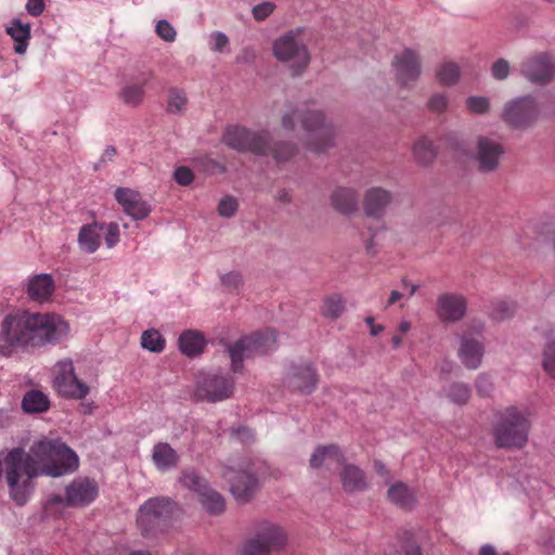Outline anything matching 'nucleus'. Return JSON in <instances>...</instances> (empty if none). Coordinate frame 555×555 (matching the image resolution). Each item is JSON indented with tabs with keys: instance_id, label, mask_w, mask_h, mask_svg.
Returning a JSON list of instances; mask_svg holds the SVG:
<instances>
[{
	"instance_id": "bb28decb",
	"label": "nucleus",
	"mask_w": 555,
	"mask_h": 555,
	"mask_svg": "<svg viewBox=\"0 0 555 555\" xmlns=\"http://www.w3.org/2000/svg\"><path fill=\"white\" fill-rule=\"evenodd\" d=\"M331 203L335 210L349 215L358 209L359 196L351 188H337L331 195Z\"/></svg>"
},
{
	"instance_id": "473e14b6",
	"label": "nucleus",
	"mask_w": 555,
	"mask_h": 555,
	"mask_svg": "<svg viewBox=\"0 0 555 555\" xmlns=\"http://www.w3.org/2000/svg\"><path fill=\"white\" fill-rule=\"evenodd\" d=\"M49 406L48 396L36 389L27 391L22 400V408L27 413H41L47 411Z\"/></svg>"
},
{
	"instance_id": "a878e982",
	"label": "nucleus",
	"mask_w": 555,
	"mask_h": 555,
	"mask_svg": "<svg viewBox=\"0 0 555 555\" xmlns=\"http://www.w3.org/2000/svg\"><path fill=\"white\" fill-rule=\"evenodd\" d=\"M340 480L345 492L356 493L369 488L364 472L356 465L348 464L340 473Z\"/></svg>"
},
{
	"instance_id": "20e7f679",
	"label": "nucleus",
	"mask_w": 555,
	"mask_h": 555,
	"mask_svg": "<svg viewBox=\"0 0 555 555\" xmlns=\"http://www.w3.org/2000/svg\"><path fill=\"white\" fill-rule=\"evenodd\" d=\"M222 141L225 145L238 152L249 151L258 155L272 154L278 163L287 160L296 152V146L288 142L272 146L269 142L268 131H251L237 126L228 128Z\"/></svg>"
},
{
	"instance_id": "a18cd8bd",
	"label": "nucleus",
	"mask_w": 555,
	"mask_h": 555,
	"mask_svg": "<svg viewBox=\"0 0 555 555\" xmlns=\"http://www.w3.org/2000/svg\"><path fill=\"white\" fill-rule=\"evenodd\" d=\"M515 312V304L512 301L500 300L495 302L491 315L495 320H505L511 318Z\"/></svg>"
},
{
	"instance_id": "69168bd1",
	"label": "nucleus",
	"mask_w": 555,
	"mask_h": 555,
	"mask_svg": "<svg viewBox=\"0 0 555 555\" xmlns=\"http://www.w3.org/2000/svg\"><path fill=\"white\" fill-rule=\"evenodd\" d=\"M402 293L399 291H392L388 300V306L393 305L396 301L402 298Z\"/></svg>"
},
{
	"instance_id": "2f4dec72",
	"label": "nucleus",
	"mask_w": 555,
	"mask_h": 555,
	"mask_svg": "<svg viewBox=\"0 0 555 555\" xmlns=\"http://www.w3.org/2000/svg\"><path fill=\"white\" fill-rule=\"evenodd\" d=\"M388 499L402 508H412L416 498L414 491L403 482H396L388 489Z\"/></svg>"
},
{
	"instance_id": "c9c22d12",
	"label": "nucleus",
	"mask_w": 555,
	"mask_h": 555,
	"mask_svg": "<svg viewBox=\"0 0 555 555\" xmlns=\"http://www.w3.org/2000/svg\"><path fill=\"white\" fill-rule=\"evenodd\" d=\"M542 366L545 373L555 379V330L546 337Z\"/></svg>"
},
{
	"instance_id": "9b49d317",
	"label": "nucleus",
	"mask_w": 555,
	"mask_h": 555,
	"mask_svg": "<svg viewBox=\"0 0 555 555\" xmlns=\"http://www.w3.org/2000/svg\"><path fill=\"white\" fill-rule=\"evenodd\" d=\"M259 468L248 462H240L237 465L227 466L222 477L230 486V491L236 501L245 503L249 501L259 487Z\"/></svg>"
},
{
	"instance_id": "9d476101",
	"label": "nucleus",
	"mask_w": 555,
	"mask_h": 555,
	"mask_svg": "<svg viewBox=\"0 0 555 555\" xmlns=\"http://www.w3.org/2000/svg\"><path fill=\"white\" fill-rule=\"evenodd\" d=\"M301 30H291L278 38L273 43V54L280 62L288 63L293 75H300L310 62V54L304 40Z\"/></svg>"
},
{
	"instance_id": "4c0bfd02",
	"label": "nucleus",
	"mask_w": 555,
	"mask_h": 555,
	"mask_svg": "<svg viewBox=\"0 0 555 555\" xmlns=\"http://www.w3.org/2000/svg\"><path fill=\"white\" fill-rule=\"evenodd\" d=\"M460 66L454 62L443 63L437 70V78L446 86L455 85L460 79Z\"/></svg>"
},
{
	"instance_id": "6e6d98bb",
	"label": "nucleus",
	"mask_w": 555,
	"mask_h": 555,
	"mask_svg": "<svg viewBox=\"0 0 555 555\" xmlns=\"http://www.w3.org/2000/svg\"><path fill=\"white\" fill-rule=\"evenodd\" d=\"M231 436L242 443L251 442L255 438L254 431L248 427H238L236 429H232Z\"/></svg>"
},
{
	"instance_id": "c03bdc74",
	"label": "nucleus",
	"mask_w": 555,
	"mask_h": 555,
	"mask_svg": "<svg viewBox=\"0 0 555 555\" xmlns=\"http://www.w3.org/2000/svg\"><path fill=\"white\" fill-rule=\"evenodd\" d=\"M229 38L224 33L218 30L210 33L208 46L211 51L219 53L229 52Z\"/></svg>"
},
{
	"instance_id": "603ef678",
	"label": "nucleus",
	"mask_w": 555,
	"mask_h": 555,
	"mask_svg": "<svg viewBox=\"0 0 555 555\" xmlns=\"http://www.w3.org/2000/svg\"><path fill=\"white\" fill-rule=\"evenodd\" d=\"M173 178L179 185L186 186L193 182L194 175L190 168L181 166L175 170Z\"/></svg>"
},
{
	"instance_id": "1a4fd4ad",
	"label": "nucleus",
	"mask_w": 555,
	"mask_h": 555,
	"mask_svg": "<svg viewBox=\"0 0 555 555\" xmlns=\"http://www.w3.org/2000/svg\"><path fill=\"white\" fill-rule=\"evenodd\" d=\"M177 505L168 498H152L139 508L137 522L144 537L163 532L172 517Z\"/></svg>"
},
{
	"instance_id": "aec40b11",
	"label": "nucleus",
	"mask_w": 555,
	"mask_h": 555,
	"mask_svg": "<svg viewBox=\"0 0 555 555\" xmlns=\"http://www.w3.org/2000/svg\"><path fill=\"white\" fill-rule=\"evenodd\" d=\"M521 75L538 85L548 82L555 76V64L545 53L527 57L520 65Z\"/></svg>"
},
{
	"instance_id": "052dcab7",
	"label": "nucleus",
	"mask_w": 555,
	"mask_h": 555,
	"mask_svg": "<svg viewBox=\"0 0 555 555\" xmlns=\"http://www.w3.org/2000/svg\"><path fill=\"white\" fill-rule=\"evenodd\" d=\"M275 198L279 202L286 204L292 201V194L288 190L282 189L278 191Z\"/></svg>"
},
{
	"instance_id": "f03ea898",
	"label": "nucleus",
	"mask_w": 555,
	"mask_h": 555,
	"mask_svg": "<svg viewBox=\"0 0 555 555\" xmlns=\"http://www.w3.org/2000/svg\"><path fill=\"white\" fill-rule=\"evenodd\" d=\"M68 330V324L53 313L18 311L8 314L1 323L0 352L9 356L20 348L56 344Z\"/></svg>"
},
{
	"instance_id": "5701e85b",
	"label": "nucleus",
	"mask_w": 555,
	"mask_h": 555,
	"mask_svg": "<svg viewBox=\"0 0 555 555\" xmlns=\"http://www.w3.org/2000/svg\"><path fill=\"white\" fill-rule=\"evenodd\" d=\"M392 196L390 192L382 188H372L364 196V210L369 217L379 218L386 207L390 204Z\"/></svg>"
},
{
	"instance_id": "ea45409f",
	"label": "nucleus",
	"mask_w": 555,
	"mask_h": 555,
	"mask_svg": "<svg viewBox=\"0 0 555 555\" xmlns=\"http://www.w3.org/2000/svg\"><path fill=\"white\" fill-rule=\"evenodd\" d=\"M141 346L152 352H160L165 348V339L158 331L147 330L141 335Z\"/></svg>"
},
{
	"instance_id": "ddd939ff",
	"label": "nucleus",
	"mask_w": 555,
	"mask_h": 555,
	"mask_svg": "<svg viewBox=\"0 0 555 555\" xmlns=\"http://www.w3.org/2000/svg\"><path fill=\"white\" fill-rule=\"evenodd\" d=\"M540 114V105L532 95L515 98L504 104L502 119L514 129H528L537 120Z\"/></svg>"
},
{
	"instance_id": "c756f323",
	"label": "nucleus",
	"mask_w": 555,
	"mask_h": 555,
	"mask_svg": "<svg viewBox=\"0 0 555 555\" xmlns=\"http://www.w3.org/2000/svg\"><path fill=\"white\" fill-rule=\"evenodd\" d=\"M180 351L189 358L196 357L204 351L206 339L202 333L188 330L181 333L178 340Z\"/></svg>"
},
{
	"instance_id": "e433bc0d",
	"label": "nucleus",
	"mask_w": 555,
	"mask_h": 555,
	"mask_svg": "<svg viewBox=\"0 0 555 555\" xmlns=\"http://www.w3.org/2000/svg\"><path fill=\"white\" fill-rule=\"evenodd\" d=\"M413 153L417 162L422 164H428L436 157L434 144L427 138H421L415 142Z\"/></svg>"
},
{
	"instance_id": "f257e3e1",
	"label": "nucleus",
	"mask_w": 555,
	"mask_h": 555,
	"mask_svg": "<svg viewBox=\"0 0 555 555\" xmlns=\"http://www.w3.org/2000/svg\"><path fill=\"white\" fill-rule=\"evenodd\" d=\"M11 499L20 506L27 503L34 490L33 479L39 475L62 477L79 466L77 453L60 438H43L30 447L26 454L14 448L3 460Z\"/></svg>"
},
{
	"instance_id": "bf43d9fd",
	"label": "nucleus",
	"mask_w": 555,
	"mask_h": 555,
	"mask_svg": "<svg viewBox=\"0 0 555 555\" xmlns=\"http://www.w3.org/2000/svg\"><path fill=\"white\" fill-rule=\"evenodd\" d=\"M115 156H116V149L114 146H107L104 150V152H103V154H102V156H101L99 162L101 164L102 163H106V162H111V160L114 159Z\"/></svg>"
},
{
	"instance_id": "423d86ee",
	"label": "nucleus",
	"mask_w": 555,
	"mask_h": 555,
	"mask_svg": "<svg viewBox=\"0 0 555 555\" xmlns=\"http://www.w3.org/2000/svg\"><path fill=\"white\" fill-rule=\"evenodd\" d=\"M286 533L278 524L261 520L254 525L240 555H272L285 546ZM282 555H292L288 553Z\"/></svg>"
},
{
	"instance_id": "4468645a",
	"label": "nucleus",
	"mask_w": 555,
	"mask_h": 555,
	"mask_svg": "<svg viewBox=\"0 0 555 555\" xmlns=\"http://www.w3.org/2000/svg\"><path fill=\"white\" fill-rule=\"evenodd\" d=\"M233 390L234 380L230 375L217 372H203L197 377L195 395L199 400L217 402L230 398Z\"/></svg>"
},
{
	"instance_id": "e2e57ef3",
	"label": "nucleus",
	"mask_w": 555,
	"mask_h": 555,
	"mask_svg": "<svg viewBox=\"0 0 555 555\" xmlns=\"http://www.w3.org/2000/svg\"><path fill=\"white\" fill-rule=\"evenodd\" d=\"M402 286L404 289H408L409 296H413L418 288V285L410 284L406 280L402 281Z\"/></svg>"
},
{
	"instance_id": "338daca9",
	"label": "nucleus",
	"mask_w": 555,
	"mask_h": 555,
	"mask_svg": "<svg viewBox=\"0 0 555 555\" xmlns=\"http://www.w3.org/2000/svg\"><path fill=\"white\" fill-rule=\"evenodd\" d=\"M375 237H376V234H373L372 237L370 238V241H367L365 244L366 251L370 254L374 253V238Z\"/></svg>"
},
{
	"instance_id": "7ed1b4c3",
	"label": "nucleus",
	"mask_w": 555,
	"mask_h": 555,
	"mask_svg": "<svg viewBox=\"0 0 555 555\" xmlns=\"http://www.w3.org/2000/svg\"><path fill=\"white\" fill-rule=\"evenodd\" d=\"M296 120L301 122L306 131V143L309 149L321 152L333 144L335 130L321 111L310 108L306 103L289 106L282 117V126L285 130H294Z\"/></svg>"
},
{
	"instance_id": "0eeeda50",
	"label": "nucleus",
	"mask_w": 555,
	"mask_h": 555,
	"mask_svg": "<svg viewBox=\"0 0 555 555\" xmlns=\"http://www.w3.org/2000/svg\"><path fill=\"white\" fill-rule=\"evenodd\" d=\"M99 494V488L90 478H75L65 488V496L51 495L43 507L46 517L55 516L63 507H83L91 504Z\"/></svg>"
},
{
	"instance_id": "0e129e2a",
	"label": "nucleus",
	"mask_w": 555,
	"mask_h": 555,
	"mask_svg": "<svg viewBox=\"0 0 555 555\" xmlns=\"http://www.w3.org/2000/svg\"><path fill=\"white\" fill-rule=\"evenodd\" d=\"M374 468H375L376 473L380 476L388 474L386 466L380 461L374 462Z\"/></svg>"
},
{
	"instance_id": "39448f33",
	"label": "nucleus",
	"mask_w": 555,
	"mask_h": 555,
	"mask_svg": "<svg viewBox=\"0 0 555 555\" xmlns=\"http://www.w3.org/2000/svg\"><path fill=\"white\" fill-rule=\"evenodd\" d=\"M530 430L528 410H519L511 405L501 411L493 426V437L499 448H522Z\"/></svg>"
},
{
	"instance_id": "3c124183",
	"label": "nucleus",
	"mask_w": 555,
	"mask_h": 555,
	"mask_svg": "<svg viewBox=\"0 0 555 555\" xmlns=\"http://www.w3.org/2000/svg\"><path fill=\"white\" fill-rule=\"evenodd\" d=\"M275 4L270 1L261 2L253 8V15L257 21L266 20L270 14L273 13Z\"/></svg>"
},
{
	"instance_id": "393cba45",
	"label": "nucleus",
	"mask_w": 555,
	"mask_h": 555,
	"mask_svg": "<svg viewBox=\"0 0 555 555\" xmlns=\"http://www.w3.org/2000/svg\"><path fill=\"white\" fill-rule=\"evenodd\" d=\"M180 456L167 442H158L152 451V461L160 472H169L178 466Z\"/></svg>"
},
{
	"instance_id": "b1692460",
	"label": "nucleus",
	"mask_w": 555,
	"mask_h": 555,
	"mask_svg": "<svg viewBox=\"0 0 555 555\" xmlns=\"http://www.w3.org/2000/svg\"><path fill=\"white\" fill-rule=\"evenodd\" d=\"M5 33L14 40L13 50L16 54H25L31 38V26L20 18H13L5 27Z\"/></svg>"
},
{
	"instance_id": "a19ab883",
	"label": "nucleus",
	"mask_w": 555,
	"mask_h": 555,
	"mask_svg": "<svg viewBox=\"0 0 555 555\" xmlns=\"http://www.w3.org/2000/svg\"><path fill=\"white\" fill-rule=\"evenodd\" d=\"M186 105V96L182 90L172 88L169 90L167 109L171 114L181 113Z\"/></svg>"
},
{
	"instance_id": "7c9ffc66",
	"label": "nucleus",
	"mask_w": 555,
	"mask_h": 555,
	"mask_svg": "<svg viewBox=\"0 0 555 555\" xmlns=\"http://www.w3.org/2000/svg\"><path fill=\"white\" fill-rule=\"evenodd\" d=\"M79 248L88 254H93L101 245V228L100 223L94 222L85 224L80 228L78 233Z\"/></svg>"
},
{
	"instance_id": "72a5a7b5",
	"label": "nucleus",
	"mask_w": 555,
	"mask_h": 555,
	"mask_svg": "<svg viewBox=\"0 0 555 555\" xmlns=\"http://www.w3.org/2000/svg\"><path fill=\"white\" fill-rule=\"evenodd\" d=\"M149 78L143 77L140 82L127 83L120 91V99L129 106H138L144 96V85Z\"/></svg>"
},
{
	"instance_id": "37998d69",
	"label": "nucleus",
	"mask_w": 555,
	"mask_h": 555,
	"mask_svg": "<svg viewBox=\"0 0 555 555\" xmlns=\"http://www.w3.org/2000/svg\"><path fill=\"white\" fill-rule=\"evenodd\" d=\"M101 235L104 234L105 244L108 248H113L119 242V225L115 222L100 223Z\"/></svg>"
},
{
	"instance_id": "4d7b16f0",
	"label": "nucleus",
	"mask_w": 555,
	"mask_h": 555,
	"mask_svg": "<svg viewBox=\"0 0 555 555\" xmlns=\"http://www.w3.org/2000/svg\"><path fill=\"white\" fill-rule=\"evenodd\" d=\"M44 9L46 3L43 0H27L25 4L26 12L34 17L40 16Z\"/></svg>"
},
{
	"instance_id": "6ab92c4d",
	"label": "nucleus",
	"mask_w": 555,
	"mask_h": 555,
	"mask_svg": "<svg viewBox=\"0 0 555 555\" xmlns=\"http://www.w3.org/2000/svg\"><path fill=\"white\" fill-rule=\"evenodd\" d=\"M392 67L400 87L410 89L422 74L421 56L413 49H404L395 56Z\"/></svg>"
},
{
	"instance_id": "6e6552de",
	"label": "nucleus",
	"mask_w": 555,
	"mask_h": 555,
	"mask_svg": "<svg viewBox=\"0 0 555 555\" xmlns=\"http://www.w3.org/2000/svg\"><path fill=\"white\" fill-rule=\"evenodd\" d=\"M275 344L276 334L270 328L245 336L234 344H224L225 351L231 359L232 371L235 373L240 372L243 369V361L245 359L273 351Z\"/></svg>"
},
{
	"instance_id": "f3484780",
	"label": "nucleus",
	"mask_w": 555,
	"mask_h": 555,
	"mask_svg": "<svg viewBox=\"0 0 555 555\" xmlns=\"http://www.w3.org/2000/svg\"><path fill=\"white\" fill-rule=\"evenodd\" d=\"M505 154L504 145L494 138L479 135L476 140L474 160L482 173L495 171Z\"/></svg>"
},
{
	"instance_id": "dca6fc26",
	"label": "nucleus",
	"mask_w": 555,
	"mask_h": 555,
	"mask_svg": "<svg viewBox=\"0 0 555 555\" xmlns=\"http://www.w3.org/2000/svg\"><path fill=\"white\" fill-rule=\"evenodd\" d=\"M483 328V323L476 321L470 325V331H465L460 335L457 357L468 370H477L481 365L485 356V345L474 337L473 334L480 335Z\"/></svg>"
},
{
	"instance_id": "2eb2a0df",
	"label": "nucleus",
	"mask_w": 555,
	"mask_h": 555,
	"mask_svg": "<svg viewBox=\"0 0 555 555\" xmlns=\"http://www.w3.org/2000/svg\"><path fill=\"white\" fill-rule=\"evenodd\" d=\"M53 387L65 398L83 399L89 393V386L79 379L70 359L59 361L53 369Z\"/></svg>"
},
{
	"instance_id": "680f3d73",
	"label": "nucleus",
	"mask_w": 555,
	"mask_h": 555,
	"mask_svg": "<svg viewBox=\"0 0 555 555\" xmlns=\"http://www.w3.org/2000/svg\"><path fill=\"white\" fill-rule=\"evenodd\" d=\"M480 555H495V548L491 544H485L480 547Z\"/></svg>"
},
{
	"instance_id": "a211bd4d",
	"label": "nucleus",
	"mask_w": 555,
	"mask_h": 555,
	"mask_svg": "<svg viewBox=\"0 0 555 555\" xmlns=\"http://www.w3.org/2000/svg\"><path fill=\"white\" fill-rule=\"evenodd\" d=\"M319 376L310 362L292 363L284 376V386L293 392L311 393L315 390Z\"/></svg>"
},
{
	"instance_id": "de8ad7c7",
	"label": "nucleus",
	"mask_w": 555,
	"mask_h": 555,
	"mask_svg": "<svg viewBox=\"0 0 555 555\" xmlns=\"http://www.w3.org/2000/svg\"><path fill=\"white\" fill-rule=\"evenodd\" d=\"M155 31L156 34L165 41L167 42H172L175 41L176 39V36H177V33L175 30V28L172 27V25L166 21V20H160L157 22L156 24V27H155Z\"/></svg>"
},
{
	"instance_id": "864d4df0",
	"label": "nucleus",
	"mask_w": 555,
	"mask_h": 555,
	"mask_svg": "<svg viewBox=\"0 0 555 555\" xmlns=\"http://www.w3.org/2000/svg\"><path fill=\"white\" fill-rule=\"evenodd\" d=\"M221 283L229 289H237L243 282L242 275L237 271H231L220 276Z\"/></svg>"
},
{
	"instance_id": "f8f14e48",
	"label": "nucleus",
	"mask_w": 555,
	"mask_h": 555,
	"mask_svg": "<svg viewBox=\"0 0 555 555\" xmlns=\"http://www.w3.org/2000/svg\"><path fill=\"white\" fill-rule=\"evenodd\" d=\"M180 483L193 491L202 504L203 508L210 515H219L225 508L224 498L215 489L209 487L206 479L201 477L193 468H185L182 470Z\"/></svg>"
},
{
	"instance_id": "13d9d810",
	"label": "nucleus",
	"mask_w": 555,
	"mask_h": 555,
	"mask_svg": "<svg viewBox=\"0 0 555 555\" xmlns=\"http://www.w3.org/2000/svg\"><path fill=\"white\" fill-rule=\"evenodd\" d=\"M402 555H422L421 547L412 542H406L401 546Z\"/></svg>"
},
{
	"instance_id": "58836bf2",
	"label": "nucleus",
	"mask_w": 555,
	"mask_h": 555,
	"mask_svg": "<svg viewBox=\"0 0 555 555\" xmlns=\"http://www.w3.org/2000/svg\"><path fill=\"white\" fill-rule=\"evenodd\" d=\"M345 309L344 300L340 295L332 294L324 299L321 311L322 314L330 319H337Z\"/></svg>"
},
{
	"instance_id": "09e8293b",
	"label": "nucleus",
	"mask_w": 555,
	"mask_h": 555,
	"mask_svg": "<svg viewBox=\"0 0 555 555\" xmlns=\"http://www.w3.org/2000/svg\"><path fill=\"white\" fill-rule=\"evenodd\" d=\"M449 105V98L446 93H435L433 94L427 103V107L429 111L434 113H441L447 109Z\"/></svg>"
},
{
	"instance_id": "8fccbe9b",
	"label": "nucleus",
	"mask_w": 555,
	"mask_h": 555,
	"mask_svg": "<svg viewBox=\"0 0 555 555\" xmlns=\"http://www.w3.org/2000/svg\"><path fill=\"white\" fill-rule=\"evenodd\" d=\"M511 66L505 59H499L491 66V75L496 80H504L508 77Z\"/></svg>"
},
{
	"instance_id": "c85d7f7f",
	"label": "nucleus",
	"mask_w": 555,
	"mask_h": 555,
	"mask_svg": "<svg viewBox=\"0 0 555 555\" xmlns=\"http://www.w3.org/2000/svg\"><path fill=\"white\" fill-rule=\"evenodd\" d=\"M54 291V281L50 274L35 275L28 283L27 294L35 301L48 300Z\"/></svg>"
},
{
	"instance_id": "f704fd0d",
	"label": "nucleus",
	"mask_w": 555,
	"mask_h": 555,
	"mask_svg": "<svg viewBox=\"0 0 555 555\" xmlns=\"http://www.w3.org/2000/svg\"><path fill=\"white\" fill-rule=\"evenodd\" d=\"M444 392L447 398L459 405L467 403L470 398L472 389L470 387L461 382H455L444 388Z\"/></svg>"
},
{
	"instance_id": "49530a36",
	"label": "nucleus",
	"mask_w": 555,
	"mask_h": 555,
	"mask_svg": "<svg viewBox=\"0 0 555 555\" xmlns=\"http://www.w3.org/2000/svg\"><path fill=\"white\" fill-rule=\"evenodd\" d=\"M237 207L238 204L236 198L234 196L227 195L222 197L219 202L218 214L221 217L230 218L235 215V212L237 211Z\"/></svg>"
},
{
	"instance_id": "79ce46f5",
	"label": "nucleus",
	"mask_w": 555,
	"mask_h": 555,
	"mask_svg": "<svg viewBox=\"0 0 555 555\" xmlns=\"http://www.w3.org/2000/svg\"><path fill=\"white\" fill-rule=\"evenodd\" d=\"M467 109L477 115H482L490 109V100L487 96H468L465 101Z\"/></svg>"
},
{
	"instance_id": "5fc2aeb1",
	"label": "nucleus",
	"mask_w": 555,
	"mask_h": 555,
	"mask_svg": "<svg viewBox=\"0 0 555 555\" xmlns=\"http://www.w3.org/2000/svg\"><path fill=\"white\" fill-rule=\"evenodd\" d=\"M476 389L480 396H490L493 384L490 377L486 374H480L476 379Z\"/></svg>"
},
{
	"instance_id": "4be33fe9",
	"label": "nucleus",
	"mask_w": 555,
	"mask_h": 555,
	"mask_svg": "<svg viewBox=\"0 0 555 555\" xmlns=\"http://www.w3.org/2000/svg\"><path fill=\"white\" fill-rule=\"evenodd\" d=\"M115 198L121 205L124 211L133 220H143L150 212V205L142 199L141 194L129 188H118L115 191Z\"/></svg>"
},
{
	"instance_id": "774afa93",
	"label": "nucleus",
	"mask_w": 555,
	"mask_h": 555,
	"mask_svg": "<svg viewBox=\"0 0 555 555\" xmlns=\"http://www.w3.org/2000/svg\"><path fill=\"white\" fill-rule=\"evenodd\" d=\"M411 325L408 321H402L399 325V328L402 333H405L410 330Z\"/></svg>"
},
{
	"instance_id": "cd10ccee",
	"label": "nucleus",
	"mask_w": 555,
	"mask_h": 555,
	"mask_svg": "<svg viewBox=\"0 0 555 555\" xmlns=\"http://www.w3.org/2000/svg\"><path fill=\"white\" fill-rule=\"evenodd\" d=\"M325 456V467L332 469L340 466L344 461V454L336 444L322 446L315 449L310 459V464L314 468L323 466V460L320 456Z\"/></svg>"
},
{
	"instance_id": "412c9836",
	"label": "nucleus",
	"mask_w": 555,
	"mask_h": 555,
	"mask_svg": "<svg viewBox=\"0 0 555 555\" xmlns=\"http://www.w3.org/2000/svg\"><path fill=\"white\" fill-rule=\"evenodd\" d=\"M467 311V301L463 295L441 294L437 299V315L443 322H457Z\"/></svg>"
}]
</instances>
